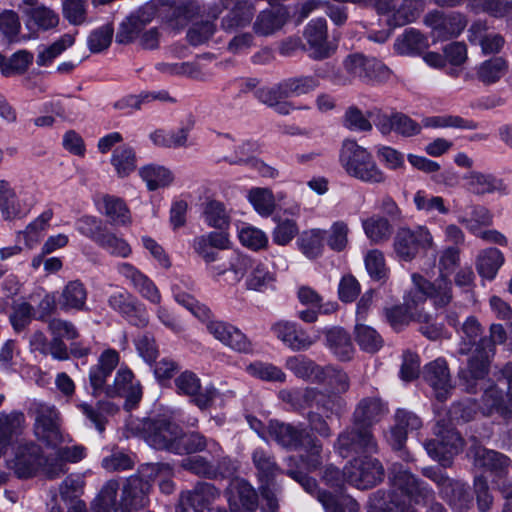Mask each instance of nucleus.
Listing matches in <instances>:
<instances>
[{
    "instance_id": "f257e3e1",
    "label": "nucleus",
    "mask_w": 512,
    "mask_h": 512,
    "mask_svg": "<svg viewBox=\"0 0 512 512\" xmlns=\"http://www.w3.org/2000/svg\"><path fill=\"white\" fill-rule=\"evenodd\" d=\"M390 501L386 505L387 512H416L407 504L429 506L426 512H447L439 502L434 501V491L427 483L415 477L408 470H394Z\"/></svg>"
},
{
    "instance_id": "f03ea898",
    "label": "nucleus",
    "mask_w": 512,
    "mask_h": 512,
    "mask_svg": "<svg viewBox=\"0 0 512 512\" xmlns=\"http://www.w3.org/2000/svg\"><path fill=\"white\" fill-rule=\"evenodd\" d=\"M269 437L287 451L303 449L300 461L308 471L317 470L322 464V443L303 424L293 425L279 420H270L267 428Z\"/></svg>"
},
{
    "instance_id": "7ed1b4c3",
    "label": "nucleus",
    "mask_w": 512,
    "mask_h": 512,
    "mask_svg": "<svg viewBox=\"0 0 512 512\" xmlns=\"http://www.w3.org/2000/svg\"><path fill=\"white\" fill-rule=\"evenodd\" d=\"M339 162L350 177L362 182L380 184L386 180L384 172L378 167L371 153L354 140H345L342 143Z\"/></svg>"
},
{
    "instance_id": "20e7f679",
    "label": "nucleus",
    "mask_w": 512,
    "mask_h": 512,
    "mask_svg": "<svg viewBox=\"0 0 512 512\" xmlns=\"http://www.w3.org/2000/svg\"><path fill=\"white\" fill-rule=\"evenodd\" d=\"M136 429L150 447L173 454L181 436V426L165 417L144 419Z\"/></svg>"
},
{
    "instance_id": "39448f33",
    "label": "nucleus",
    "mask_w": 512,
    "mask_h": 512,
    "mask_svg": "<svg viewBox=\"0 0 512 512\" xmlns=\"http://www.w3.org/2000/svg\"><path fill=\"white\" fill-rule=\"evenodd\" d=\"M335 450L343 458L372 455L378 452V443L372 429L352 421V424L338 435Z\"/></svg>"
},
{
    "instance_id": "423d86ee",
    "label": "nucleus",
    "mask_w": 512,
    "mask_h": 512,
    "mask_svg": "<svg viewBox=\"0 0 512 512\" xmlns=\"http://www.w3.org/2000/svg\"><path fill=\"white\" fill-rule=\"evenodd\" d=\"M433 236L426 226L414 229L400 227L393 240L394 252L400 260L410 262L433 247Z\"/></svg>"
},
{
    "instance_id": "0eeeda50",
    "label": "nucleus",
    "mask_w": 512,
    "mask_h": 512,
    "mask_svg": "<svg viewBox=\"0 0 512 512\" xmlns=\"http://www.w3.org/2000/svg\"><path fill=\"white\" fill-rule=\"evenodd\" d=\"M44 463L42 448L34 442L19 443L6 460V466L18 479H29L37 475Z\"/></svg>"
},
{
    "instance_id": "6e6552de",
    "label": "nucleus",
    "mask_w": 512,
    "mask_h": 512,
    "mask_svg": "<svg viewBox=\"0 0 512 512\" xmlns=\"http://www.w3.org/2000/svg\"><path fill=\"white\" fill-rule=\"evenodd\" d=\"M347 482L359 489H368L384 478V468L382 464L369 455H363L353 458L345 466Z\"/></svg>"
},
{
    "instance_id": "1a4fd4ad",
    "label": "nucleus",
    "mask_w": 512,
    "mask_h": 512,
    "mask_svg": "<svg viewBox=\"0 0 512 512\" xmlns=\"http://www.w3.org/2000/svg\"><path fill=\"white\" fill-rule=\"evenodd\" d=\"M219 6L210 8L208 15L217 19L223 10L228 13L221 20V28L227 32L248 26L255 14V5L251 0H219Z\"/></svg>"
},
{
    "instance_id": "9d476101",
    "label": "nucleus",
    "mask_w": 512,
    "mask_h": 512,
    "mask_svg": "<svg viewBox=\"0 0 512 512\" xmlns=\"http://www.w3.org/2000/svg\"><path fill=\"white\" fill-rule=\"evenodd\" d=\"M31 411L35 416L34 432L38 440L48 446H56L62 442L59 425V412L53 405L35 402Z\"/></svg>"
},
{
    "instance_id": "9b49d317",
    "label": "nucleus",
    "mask_w": 512,
    "mask_h": 512,
    "mask_svg": "<svg viewBox=\"0 0 512 512\" xmlns=\"http://www.w3.org/2000/svg\"><path fill=\"white\" fill-rule=\"evenodd\" d=\"M493 357L494 354L481 345L472 350V355L467 360V366L458 372L459 382L467 393H477L478 381L483 380L489 374Z\"/></svg>"
},
{
    "instance_id": "f8f14e48",
    "label": "nucleus",
    "mask_w": 512,
    "mask_h": 512,
    "mask_svg": "<svg viewBox=\"0 0 512 512\" xmlns=\"http://www.w3.org/2000/svg\"><path fill=\"white\" fill-rule=\"evenodd\" d=\"M437 438L425 442L424 447L430 457L442 466L451 464V459L463 448V439L453 428H442L435 432Z\"/></svg>"
},
{
    "instance_id": "ddd939ff",
    "label": "nucleus",
    "mask_w": 512,
    "mask_h": 512,
    "mask_svg": "<svg viewBox=\"0 0 512 512\" xmlns=\"http://www.w3.org/2000/svg\"><path fill=\"white\" fill-rule=\"evenodd\" d=\"M151 484L139 475H131L121 488V496L115 506V512H136L149 503L148 494Z\"/></svg>"
},
{
    "instance_id": "4468645a",
    "label": "nucleus",
    "mask_w": 512,
    "mask_h": 512,
    "mask_svg": "<svg viewBox=\"0 0 512 512\" xmlns=\"http://www.w3.org/2000/svg\"><path fill=\"white\" fill-rule=\"evenodd\" d=\"M417 290L411 291L412 301L415 305L426 300V297L433 299L436 307H444L452 300L451 282L441 274L434 282H429L422 276H412Z\"/></svg>"
},
{
    "instance_id": "2eb2a0df",
    "label": "nucleus",
    "mask_w": 512,
    "mask_h": 512,
    "mask_svg": "<svg viewBox=\"0 0 512 512\" xmlns=\"http://www.w3.org/2000/svg\"><path fill=\"white\" fill-rule=\"evenodd\" d=\"M424 23L431 28V35L435 40H448L455 38L466 27L465 17L456 12L445 14L434 10L424 17Z\"/></svg>"
},
{
    "instance_id": "dca6fc26",
    "label": "nucleus",
    "mask_w": 512,
    "mask_h": 512,
    "mask_svg": "<svg viewBox=\"0 0 512 512\" xmlns=\"http://www.w3.org/2000/svg\"><path fill=\"white\" fill-rule=\"evenodd\" d=\"M119 360V353L116 350L106 349L99 356L98 362L90 367L88 378L91 394L94 397L102 395L107 397V389L111 385L107 383V380L118 366Z\"/></svg>"
},
{
    "instance_id": "f3484780",
    "label": "nucleus",
    "mask_w": 512,
    "mask_h": 512,
    "mask_svg": "<svg viewBox=\"0 0 512 512\" xmlns=\"http://www.w3.org/2000/svg\"><path fill=\"white\" fill-rule=\"evenodd\" d=\"M304 38L308 44V55L313 60L327 59L336 51V46L328 41L327 23L323 18L312 19L307 24Z\"/></svg>"
},
{
    "instance_id": "a211bd4d",
    "label": "nucleus",
    "mask_w": 512,
    "mask_h": 512,
    "mask_svg": "<svg viewBox=\"0 0 512 512\" xmlns=\"http://www.w3.org/2000/svg\"><path fill=\"white\" fill-rule=\"evenodd\" d=\"M435 480L441 498L453 511L465 512L473 506V495L465 482L449 477H437Z\"/></svg>"
},
{
    "instance_id": "6ab92c4d",
    "label": "nucleus",
    "mask_w": 512,
    "mask_h": 512,
    "mask_svg": "<svg viewBox=\"0 0 512 512\" xmlns=\"http://www.w3.org/2000/svg\"><path fill=\"white\" fill-rule=\"evenodd\" d=\"M353 81L356 78L365 81H382L389 77V69L374 57L360 53L349 54L345 57Z\"/></svg>"
},
{
    "instance_id": "aec40b11",
    "label": "nucleus",
    "mask_w": 512,
    "mask_h": 512,
    "mask_svg": "<svg viewBox=\"0 0 512 512\" xmlns=\"http://www.w3.org/2000/svg\"><path fill=\"white\" fill-rule=\"evenodd\" d=\"M424 380L433 389L439 401H446L454 388L447 361L440 357L425 365Z\"/></svg>"
},
{
    "instance_id": "412c9836",
    "label": "nucleus",
    "mask_w": 512,
    "mask_h": 512,
    "mask_svg": "<svg viewBox=\"0 0 512 512\" xmlns=\"http://www.w3.org/2000/svg\"><path fill=\"white\" fill-rule=\"evenodd\" d=\"M421 426L422 421L414 412L398 409L394 415V425L385 435L386 440L393 450L402 451L408 433L418 430Z\"/></svg>"
},
{
    "instance_id": "4be33fe9",
    "label": "nucleus",
    "mask_w": 512,
    "mask_h": 512,
    "mask_svg": "<svg viewBox=\"0 0 512 512\" xmlns=\"http://www.w3.org/2000/svg\"><path fill=\"white\" fill-rule=\"evenodd\" d=\"M124 397L125 408L127 410L133 409L142 398V388L139 382H134V375L128 368H120L107 389V397Z\"/></svg>"
},
{
    "instance_id": "5701e85b",
    "label": "nucleus",
    "mask_w": 512,
    "mask_h": 512,
    "mask_svg": "<svg viewBox=\"0 0 512 512\" xmlns=\"http://www.w3.org/2000/svg\"><path fill=\"white\" fill-rule=\"evenodd\" d=\"M109 306L120 313L130 324L144 327L148 323L145 307L127 291H118L108 298Z\"/></svg>"
},
{
    "instance_id": "b1692460",
    "label": "nucleus",
    "mask_w": 512,
    "mask_h": 512,
    "mask_svg": "<svg viewBox=\"0 0 512 512\" xmlns=\"http://www.w3.org/2000/svg\"><path fill=\"white\" fill-rule=\"evenodd\" d=\"M220 491L208 482H198L192 490L181 494V506H187L193 512H214L213 503Z\"/></svg>"
},
{
    "instance_id": "393cba45",
    "label": "nucleus",
    "mask_w": 512,
    "mask_h": 512,
    "mask_svg": "<svg viewBox=\"0 0 512 512\" xmlns=\"http://www.w3.org/2000/svg\"><path fill=\"white\" fill-rule=\"evenodd\" d=\"M272 330L278 339L294 351L308 350L316 339L296 323L280 321L273 325Z\"/></svg>"
},
{
    "instance_id": "a878e982",
    "label": "nucleus",
    "mask_w": 512,
    "mask_h": 512,
    "mask_svg": "<svg viewBox=\"0 0 512 512\" xmlns=\"http://www.w3.org/2000/svg\"><path fill=\"white\" fill-rule=\"evenodd\" d=\"M208 332L223 344L239 352H250L251 343L247 337L236 327L217 320L207 321Z\"/></svg>"
},
{
    "instance_id": "bb28decb",
    "label": "nucleus",
    "mask_w": 512,
    "mask_h": 512,
    "mask_svg": "<svg viewBox=\"0 0 512 512\" xmlns=\"http://www.w3.org/2000/svg\"><path fill=\"white\" fill-rule=\"evenodd\" d=\"M289 19V11L283 5H271L270 8L261 11L255 22L253 30L257 35L269 36L280 30Z\"/></svg>"
},
{
    "instance_id": "cd10ccee",
    "label": "nucleus",
    "mask_w": 512,
    "mask_h": 512,
    "mask_svg": "<svg viewBox=\"0 0 512 512\" xmlns=\"http://www.w3.org/2000/svg\"><path fill=\"white\" fill-rule=\"evenodd\" d=\"M251 459L256 469L259 485L276 483V478L284 473L278 465L274 454L268 449H254Z\"/></svg>"
},
{
    "instance_id": "c85d7f7f",
    "label": "nucleus",
    "mask_w": 512,
    "mask_h": 512,
    "mask_svg": "<svg viewBox=\"0 0 512 512\" xmlns=\"http://www.w3.org/2000/svg\"><path fill=\"white\" fill-rule=\"evenodd\" d=\"M117 270L144 298L155 304L160 302L161 295L155 284L136 267L129 263H121Z\"/></svg>"
},
{
    "instance_id": "c756f323",
    "label": "nucleus",
    "mask_w": 512,
    "mask_h": 512,
    "mask_svg": "<svg viewBox=\"0 0 512 512\" xmlns=\"http://www.w3.org/2000/svg\"><path fill=\"white\" fill-rule=\"evenodd\" d=\"M463 180L467 190L477 196L494 192L504 193L506 190L503 180L490 173H482L475 170L469 171L463 176Z\"/></svg>"
},
{
    "instance_id": "7c9ffc66",
    "label": "nucleus",
    "mask_w": 512,
    "mask_h": 512,
    "mask_svg": "<svg viewBox=\"0 0 512 512\" xmlns=\"http://www.w3.org/2000/svg\"><path fill=\"white\" fill-rule=\"evenodd\" d=\"M19 8L27 17L26 25L29 29L45 31L56 27L59 23L58 14L44 5L20 3Z\"/></svg>"
},
{
    "instance_id": "2f4dec72",
    "label": "nucleus",
    "mask_w": 512,
    "mask_h": 512,
    "mask_svg": "<svg viewBox=\"0 0 512 512\" xmlns=\"http://www.w3.org/2000/svg\"><path fill=\"white\" fill-rule=\"evenodd\" d=\"M457 333L460 336L457 352L463 356L469 355L485 339L484 328L475 316L467 317Z\"/></svg>"
},
{
    "instance_id": "473e14b6",
    "label": "nucleus",
    "mask_w": 512,
    "mask_h": 512,
    "mask_svg": "<svg viewBox=\"0 0 512 512\" xmlns=\"http://www.w3.org/2000/svg\"><path fill=\"white\" fill-rule=\"evenodd\" d=\"M386 411L385 404L380 398L366 397L357 404L352 421L372 429V426L380 421Z\"/></svg>"
},
{
    "instance_id": "72a5a7b5",
    "label": "nucleus",
    "mask_w": 512,
    "mask_h": 512,
    "mask_svg": "<svg viewBox=\"0 0 512 512\" xmlns=\"http://www.w3.org/2000/svg\"><path fill=\"white\" fill-rule=\"evenodd\" d=\"M509 464L510 459L500 452L481 446L474 449V465L476 467L496 474H503L506 472Z\"/></svg>"
},
{
    "instance_id": "f704fd0d",
    "label": "nucleus",
    "mask_w": 512,
    "mask_h": 512,
    "mask_svg": "<svg viewBox=\"0 0 512 512\" xmlns=\"http://www.w3.org/2000/svg\"><path fill=\"white\" fill-rule=\"evenodd\" d=\"M481 413L489 417L494 413L504 419L512 417V409L506 404L503 391L496 386L487 388L482 395Z\"/></svg>"
},
{
    "instance_id": "c9c22d12",
    "label": "nucleus",
    "mask_w": 512,
    "mask_h": 512,
    "mask_svg": "<svg viewBox=\"0 0 512 512\" xmlns=\"http://www.w3.org/2000/svg\"><path fill=\"white\" fill-rule=\"evenodd\" d=\"M326 344L332 353L341 361L350 360L354 352L350 335L340 327L326 331Z\"/></svg>"
},
{
    "instance_id": "e433bc0d",
    "label": "nucleus",
    "mask_w": 512,
    "mask_h": 512,
    "mask_svg": "<svg viewBox=\"0 0 512 512\" xmlns=\"http://www.w3.org/2000/svg\"><path fill=\"white\" fill-rule=\"evenodd\" d=\"M417 307L418 305H415L412 301L410 292L404 305H397L385 309V316L390 326L395 331H400L407 326L410 321H415V317H417V312L419 311Z\"/></svg>"
},
{
    "instance_id": "4c0bfd02",
    "label": "nucleus",
    "mask_w": 512,
    "mask_h": 512,
    "mask_svg": "<svg viewBox=\"0 0 512 512\" xmlns=\"http://www.w3.org/2000/svg\"><path fill=\"white\" fill-rule=\"evenodd\" d=\"M285 366L298 378L312 383L320 381L319 379L322 366L316 364L305 355L288 357L286 359Z\"/></svg>"
},
{
    "instance_id": "58836bf2",
    "label": "nucleus",
    "mask_w": 512,
    "mask_h": 512,
    "mask_svg": "<svg viewBox=\"0 0 512 512\" xmlns=\"http://www.w3.org/2000/svg\"><path fill=\"white\" fill-rule=\"evenodd\" d=\"M427 47V38L413 28L406 29L402 35L397 37L394 43V49L400 55H417Z\"/></svg>"
},
{
    "instance_id": "ea45409f",
    "label": "nucleus",
    "mask_w": 512,
    "mask_h": 512,
    "mask_svg": "<svg viewBox=\"0 0 512 512\" xmlns=\"http://www.w3.org/2000/svg\"><path fill=\"white\" fill-rule=\"evenodd\" d=\"M87 290L79 280H73L66 284L60 298L59 305L62 310H83L86 304Z\"/></svg>"
},
{
    "instance_id": "a19ab883",
    "label": "nucleus",
    "mask_w": 512,
    "mask_h": 512,
    "mask_svg": "<svg viewBox=\"0 0 512 512\" xmlns=\"http://www.w3.org/2000/svg\"><path fill=\"white\" fill-rule=\"evenodd\" d=\"M24 419L22 412L0 413V458L7 452Z\"/></svg>"
},
{
    "instance_id": "79ce46f5",
    "label": "nucleus",
    "mask_w": 512,
    "mask_h": 512,
    "mask_svg": "<svg viewBox=\"0 0 512 512\" xmlns=\"http://www.w3.org/2000/svg\"><path fill=\"white\" fill-rule=\"evenodd\" d=\"M238 502L229 499L230 512H256L259 497L256 490L245 480L236 485Z\"/></svg>"
},
{
    "instance_id": "37998d69",
    "label": "nucleus",
    "mask_w": 512,
    "mask_h": 512,
    "mask_svg": "<svg viewBox=\"0 0 512 512\" xmlns=\"http://www.w3.org/2000/svg\"><path fill=\"white\" fill-rule=\"evenodd\" d=\"M459 222L475 235L482 226L492 224L493 214L483 205L472 204L467 206L466 213L459 218Z\"/></svg>"
},
{
    "instance_id": "c03bdc74",
    "label": "nucleus",
    "mask_w": 512,
    "mask_h": 512,
    "mask_svg": "<svg viewBox=\"0 0 512 512\" xmlns=\"http://www.w3.org/2000/svg\"><path fill=\"white\" fill-rule=\"evenodd\" d=\"M503 263L504 256L500 250L497 248H487L479 253L476 269L482 277L492 280Z\"/></svg>"
},
{
    "instance_id": "a18cd8bd",
    "label": "nucleus",
    "mask_w": 512,
    "mask_h": 512,
    "mask_svg": "<svg viewBox=\"0 0 512 512\" xmlns=\"http://www.w3.org/2000/svg\"><path fill=\"white\" fill-rule=\"evenodd\" d=\"M0 212L4 220H12L24 213L15 190L5 179H0Z\"/></svg>"
},
{
    "instance_id": "49530a36",
    "label": "nucleus",
    "mask_w": 512,
    "mask_h": 512,
    "mask_svg": "<svg viewBox=\"0 0 512 512\" xmlns=\"http://www.w3.org/2000/svg\"><path fill=\"white\" fill-rule=\"evenodd\" d=\"M78 407L100 433L105 430V415H113L118 411V407L108 400H99L95 407L87 403H81Z\"/></svg>"
},
{
    "instance_id": "de8ad7c7",
    "label": "nucleus",
    "mask_w": 512,
    "mask_h": 512,
    "mask_svg": "<svg viewBox=\"0 0 512 512\" xmlns=\"http://www.w3.org/2000/svg\"><path fill=\"white\" fill-rule=\"evenodd\" d=\"M120 484L117 479H110L106 481L95 499L91 503L92 512H115V506L118 504L116 501Z\"/></svg>"
},
{
    "instance_id": "09e8293b",
    "label": "nucleus",
    "mask_w": 512,
    "mask_h": 512,
    "mask_svg": "<svg viewBox=\"0 0 512 512\" xmlns=\"http://www.w3.org/2000/svg\"><path fill=\"white\" fill-rule=\"evenodd\" d=\"M507 61L502 57H492L482 62L476 71L477 79L485 85L498 82L507 72Z\"/></svg>"
},
{
    "instance_id": "8fccbe9b",
    "label": "nucleus",
    "mask_w": 512,
    "mask_h": 512,
    "mask_svg": "<svg viewBox=\"0 0 512 512\" xmlns=\"http://www.w3.org/2000/svg\"><path fill=\"white\" fill-rule=\"evenodd\" d=\"M326 231L310 229L304 231L297 240L300 251L308 258L315 259L322 255Z\"/></svg>"
},
{
    "instance_id": "3c124183",
    "label": "nucleus",
    "mask_w": 512,
    "mask_h": 512,
    "mask_svg": "<svg viewBox=\"0 0 512 512\" xmlns=\"http://www.w3.org/2000/svg\"><path fill=\"white\" fill-rule=\"evenodd\" d=\"M319 380L316 384H325L334 393H345L350 387L347 373L332 365L322 366Z\"/></svg>"
},
{
    "instance_id": "603ef678",
    "label": "nucleus",
    "mask_w": 512,
    "mask_h": 512,
    "mask_svg": "<svg viewBox=\"0 0 512 512\" xmlns=\"http://www.w3.org/2000/svg\"><path fill=\"white\" fill-rule=\"evenodd\" d=\"M213 441L208 440L203 434L197 431L184 432L181 428V436L177 441L174 454L185 455L204 451Z\"/></svg>"
},
{
    "instance_id": "864d4df0",
    "label": "nucleus",
    "mask_w": 512,
    "mask_h": 512,
    "mask_svg": "<svg viewBox=\"0 0 512 512\" xmlns=\"http://www.w3.org/2000/svg\"><path fill=\"white\" fill-rule=\"evenodd\" d=\"M317 500L322 504L325 512H356L358 503L348 495L333 494L323 490Z\"/></svg>"
},
{
    "instance_id": "5fc2aeb1",
    "label": "nucleus",
    "mask_w": 512,
    "mask_h": 512,
    "mask_svg": "<svg viewBox=\"0 0 512 512\" xmlns=\"http://www.w3.org/2000/svg\"><path fill=\"white\" fill-rule=\"evenodd\" d=\"M366 236L375 244L387 241L392 234V225L382 216H372L363 221Z\"/></svg>"
},
{
    "instance_id": "6e6d98bb",
    "label": "nucleus",
    "mask_w": 512,
    "mask_h": 512,
    "mask_svg": "<svg viewBox=\"0 0 512 512\" xmlns=\"http://www.w3.org/2000/svg\"><path fill=\"white\" fill-rule=\"evenodd\" d=\"M139 173L151 191L166 187L173 181L171 171L163 166L147 165L141 168Z\"/></svg>"
},
{
    "instance_id": "4d7b16f0",
    "label": "nucleus",
    "mask_w": 512,
    "mask_h": 512,
    "mask_svg": "<svg viewBox=\"0 0 512 512\" xmlns=\"http://www.w3.org/2000/svg\"><path fill=\"white\" fill-rule=\"evenodd\" d=\"M276 278L275 272L263 263H257L246 280V287L249 290L263 292L268 288H272Z\"/></svg>"
},
{
    "instance_id": "13d9d810",
    "label": "nucleus",
    "mask_w": 512,
    "mask_h": 512,
    "mask_svg": "<svg viewBox=\"0 0 512 512\" xmlns=\"http://www.w3.org/2000/svg\"><path fill=\"white\" fill-rule=\"evenodd\" d=\"M205 222L213 228L223 230L230 224V215L225 205L217 200L208 201L203 209Z\"/></svg>"
},
{
    "instance_id": "bf43d9fd",
    "label": "nucleus",
    "mask_w": 512,
    "mask_h": 512,
    "mask_svg": "<svg viewBox=\"0 0 512 512\" xmlns=\"http://www.w3.org/2000/svg\"><path fill=\"white\" fill-rule=\"evenodd\" d=\"M111 164L114 166L119 177H126L136 168V155L134 150L122 145L117 147L112 154Z\"/></svg>"
},
{
    "instance_id": "052dcab7",
    "label": "nucleus",
    "mask_w": 512,
    "mask_h": 512,
    "mask_svg": "<svg viewBox=\"0 0 512 512\" xmlns=\"http://www.w3.org/2000/svg\"><path fill=\"white\" fill-rule=\"evenodd\" d=\"M424 127L429 128H460L474 130L478 128V123L473 120L464 119L457 115L431 116L422 121Z\"/></svg>"
},
{
    "instance_id": "680f3d73",
    "label": "nucleus",
    "mask_w": 512,
    "mask_h": 512,
    "mask_svg": "<svg viewBox=\"0 0 512 512\" xmlns=\"http://www.w3.org/2000/svg\"><path fill=\"white\" fill-rule=\"evenodd\" d=\"M252 267V260L250 257L233 252L228 258L227 263H222L218 266L212 267L217 275H223L227 271L234 273L235 278L240 280L246 274L249 268Z\"/></svg>"
},
{
    "instance_id": "e2e57ef3",
    "label": "nucleus",
    "mask_w": 512,
    "mask_h": 512,
    "mask_svg": "<svg viewBox=\"0 0 512 512\" xmlns=\"http://www.w3.org/2000/svg\"><path fill=\"white\" fill-rule=\"evenodd\" d=\"M355 339L360 348L368 353L377 352L383 345V339L372 327L357 324L355 327Z\"/></svg>"
},
{
    "instance_id": "0e129e2a",
    "label": "nucleus",
    "mask_w": 512,
    "mask_h": 512,
    "mask_svg": "<svg viewBox=\"0 0 512 512\" xmlns=\"http://www.w3.org/2000/svg\"><path fill=\"white\" fill-rule=\"evenodd\" d=\"M248 200L261 216H270L275 209V199L268 188H252L248 193Z\"/></svg>"
},
{
    "instance_id": "69168bd1",
    "label": "nucleus",
    "mask_w": 512,
    "mask_h": 512,
    "mask_svg": "<svg viewBox=\"0 0 512 512\" xmlns=\"http://www.w3.org/2000/svg\"><path fill=\"white\" fill-rule=\"evenodd\" d=\"M105 215L114 225H125L130 221L129 210L124 201L118 197L105 195L103 197Z\"/></svg>"
},
{
    "instance_id": "338daca9",
    "label": "nucleus",
    "mask_w": 512,
    "mask_h": 512,
    "mask_svg": "<svg viewBox=\"0 0 512 512\" xmlns=\"http://www.w3.org/2000/svg\"><path fill=\"white\" fill-rule=\"evenodd\" d=\"M96 244L114 256L126 258L131 254V248L129 244L124 239L119 238L115 234L107 231V229H105L97 239Z\"/></svg>"
},
{
    "instance_id": "774afa93",
    "label": "nucleus",
    "mask_w": 512,
    "mask_h": 512,
    "mask_svg": "<svg viewBox=\"0 0 512 512\" xmlns=\"http://www.w3.org/2000/svg\"><path fill=\"white\" fill-rule=\"evenodd\" d=\"M479 410L481 409L476 399L465 398L451 405L449 415L451 420L466 423L473 420Z\"/></svg>"
}]
</instances>
